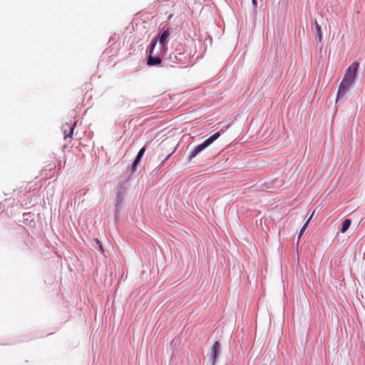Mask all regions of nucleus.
<instances>
[{"instance_id": "obj_1", "label": "nucleus", "mask_w": 365, "mask_h": 365, "mask_svg": "<svg viewBox=\"0 0 365 365\" xmlns=\"http://www.w3.org/2000/svg\"><path fill=\"white\" fill-rule=\"evenodd\" d=\"M359 63L354 62L347 68L342 81L341 82L337 93V98L344 95L354 83Z\"/></svg>"}, {"instance_id": "obj_13", "label": "nucleus", "mask_w": 365, "mask_h": 365, "mask_svg": "<svg viewBox=\"0 0 365 365\" xmlns=\"http://www.w3.org/2000/svg\"><path fill=\"white\" fill-rule=\"evenodd\" d=\"M252 4H254L255 6H257V0H252Z\"/></svg>"}, {"instance_id": "obj_14", "label": "nucleus", "mask_w": 365, "mask_h": 365, "mask_svg": "<svg viewBox=\"0 0 365 365\" xmlns=\"http://www.w3.org/2000/svg\"><path fill=\"white\" fill-rule=\"evenodd\" d=\"M225 130H227V128H225V130L222 129L220 132H221V133H223Z\"/></svg>"}, {"instance_id": "obj_4", "label": "nucleus", "mask_w": 365, "mask_h": 365, "mask_svg": "<svg viewBox=\"0 0 365 365\" xmlns=\"http://www.w3.org/2000/svg\"><path fill=\"white\" fill-rule=\"evenodd\" d=\"M220 344L219 341H215L211 349V358L209 359L211 365H215L217 361V358L220 354Z\"/></svg>"}, {"instance_id": "obj_5", "label": "nucleus", "mask_w": 365, "mask_h": 365, "mask_svg": "<svg viewBox=\"0 0 365 365\" xmlns=\"http://www.w3.org/2000/svg\"><path fill=\"white\" fill-rule=\"evenodd\" d=\"M170 36V31L168 29L163 31V33L159 37V43L160 45L161 49L163 52H165L168 49L167 41Z\"/></svg>"}, {"instance_id": "obj_3", "label": "nucleus", "mask_w": 365, "mask_h": 365, "mask_svg": "<svg viewBox=\"0 0 365 365\" xmlns=\"http://www.w3.org/2000/svg\"><path fill=\"white\" fill-rule=\"evenodd\" d=\"M158 40L154 38L152 40L150 43V47L149 49L150 56L148 60V63L150 66L158 65L161 62V59L159 56H152L151 55L153 53V50L157 44Z\"/></svg>"}, {"instance_id": "obj_6", "label": "nucleus", "mask_w": 365, "mask_h": 365, "mask_svg": "<svg viewBox=\"0 0 365 365\" xmlns=\"http://www.w3.org/2000/svg\"><path fill=\"white\" fill-rule=\"evenodd\" d=\"M124 192H125V190L123 189L121 190L120 188L116 193V201H117L116 205H115V211L116 212L119 211V210L120 208V205L123 203Z\"/></svg>"}, {"instance_id": "obj_8", "label": "nucleus", "mask_w": 365, "mask_h": 365, "mask_svg": "<svg viewBox=\"0 0 365 365\" xmlns=\"http://www.w3.org/2000/svg\"><path fill=\"white\" fill-rule=\"evenodd\" d=\"M75 124L76 123H74L73 125H69L66 123L65 125H63L65 138L71 137Z\"/></svg>"}, {"instance_id": "obj_9", "label": "nucleus", "mask_w": 365, "mask_h": 365, "mask_svg": "<svg viewBox=\"0 0 365 365\" xmlns=\"http://www.w3.org/2000/svg\"><path fill=\"white\" fill-rule=\"evenodd\" d=\"M145 148H142L139 150V152H138V155H137V156H136V158H135V160H134V162H133V167H132V170H133V171H134L135 166H136L138 164H139V163H140V160H141L142 157L143 156V155H144V153H145Z\"/></svg>"}, {"instance_id": "obj_7", "label": "nucleus", "mask_w": 365, "mask_h": 365, "mask_svg": "<svg viewBox=\"0 0 365 365\" xmlns=\"http://www.w3.org/2000/svg\"><path fill=\"white\" fill-rule=\"evenodd\" d=\"M314 31L317 36V39L319 42H321L322 39V32L321 26L319 25V24L317 23V21L316 20L314 21Z\"/></svg>"}, {"instance_id": "obj_12", "label": "nucleus", "mask_w": 365, "mask_h": 365, "mask_svg": "<svg viewBox=\"0 0 365 365\" xmlns=\"http://www.w3.org/2000/svg\"><path fill=\"white\" fill-rule=\"evenodd\" d=\"M96 242L99 245V248H100L101 251L103 252L101 244L98 239H96Z\"/></svg>"}, {"instance_id": "obj_2", "label": "nucleus", "mask_w": 365, "mask_h": 365, "mask_svg": "<svg viewBox=\"0 0 365 365\" xmlns=\"http://www.w3.org/2000/svg\"><path fill=\"white\" fill-rule=\"evenodd\" d=\"M221 135V132H217L210 136L208 139H207L204 143L197 145L192 153H190V158H195L198 153L208 147L210 144H212L215 140H216Z\"/></svg>"}, {"instance_id": "obj_11", "label": "nucleus", "mask_w": 365, "mask_h": 365, "mask_svg": "<svg viewBox=\"0 0 365 365\" xmlns=\"http://www.w3.org/2000/svg\"><path fill=\"white\" fill-rule=\"evenodd\" d=\"M312 215H311V217L309 218V220L305 222V224L303 225V227H302V229L300 230L299 231V238H300L302 237V235H303L304 232L305 231V230L307 229L309 223V221L311 220V218L312 217Z\"/></svg>"}, {"instance_id": "obj_10", "label": "nucleus", "mask_w": 365, "mask_h": 365, "mask_svg": "<svg viewBox=\"0 0 365 365\" xmlns=\"http://www.w3.org/2000/svg\"><path fill=\"white\" fill-rule=\"evenodd\" d=\"M351 220L349 219H346L342 222L340 230L342 233L345 232L349 229L351 225Z\"/></svg>"}]
</instances>
